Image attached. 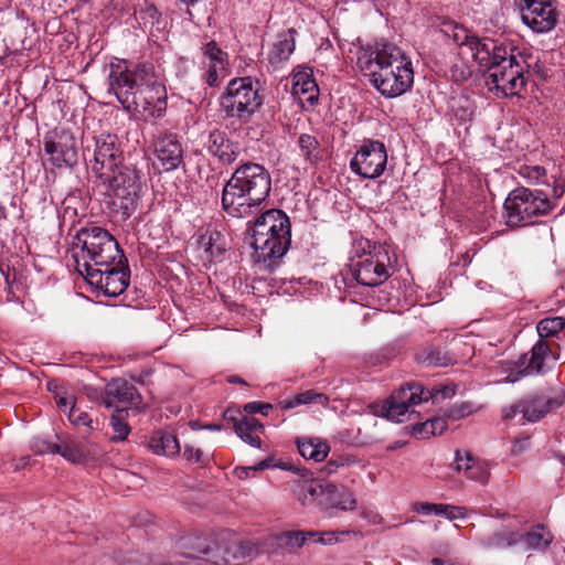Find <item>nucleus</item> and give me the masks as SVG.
Returning a JSON list of instances; mask_svg holds the SVG:
<instances>
[{
  "label": "nucleus",
  "instance_id": "46",
  "mask_svg": "<svg viewBox=\"0 0 565 565\" xmlns=\"http://www.w3.org/2000/svg\"><path fill=\"white\" fill-rule=\"evenodd\" d=\"M520 174L530 183H537L545 175V169L540 166H523L520 168Z\"/></svg>",
  "mask_w": 565,
  "mask_h": 565
},
{
  "label": "nucleus",
  "instance_id": "34",
  "mask_svg": "<svg viewBox=\"0 0 565 565\" xmlns=\"http://www.w3.org/2000/svg\"><path fill=\"white\" fill-rule=\"evenodd\" d=\"M565 327V318L550 317L542 319L536 327L540 338H548L559 332Z\"/></svg>",
  "mask_w": 565,
  "mask_h": 565
},
{
  "label": "nucleus",
  "instance_id": "39",
  "mask_svg": "<svg viewBox=\"0 0 565 565\" xmlns=\"http://www.w3.org/2000/svg\"><path fill=\"white\" fill-rule=\"evenodd\" d=\"M203 54L207 58L206 64H217V62H227V53L222 51L215 41H211L203 46Z\"/></svg>",
  "mask_w": 565,
  "mask_h": 565
},
{
  "label": "nucleus",
  "instance_id": "57",
  "mask_svg": "<svg viewBox=\"0 0 565 565\" xmlns=\"http://www.w3.org/2000/svg\"><path fill=\"white\" fill-rule=\"evenodd\" d=\"M63 449H64V440H61L58 444L50 443L46 446L45 451L49 454H58L63 457Z\"/></svg>",
  "mask_w": 565,
  "mask_h": 565
},
{
  "label": "nucleus",
  "instance_id": "53",
  "mask_svg": "<svg viewBox=\"0 0 565 565\" xmlns=\"http://www.w3.org/2000/svg\"><path fill=\"white\" fill-rule=\"evenodd\" d=\"M522 408H523V399H521L516 404H513V405H510V406L503 408V411H502L503 418L504 419L514 418L518 414H520V413L522 414Z\"/></svg>",
  "mask_w": 565,
  "mask_h": 565
},
{
  "label": "nucleus",
  "instance_id": "63",
  "mask_svg": "<svg viewBox=\"0 0 565 565\" xmlns=\"http://www.w3.org/2000/svg\"><path fill=\"white\" fill-rule=\"evenodd\" d=\"M190 427L193 430H199V429H203L204 426H201L198 422H190Z\"/></svg>",
  "mask_w": 565,
  "mask_h": 565
},
{
  "label": "nucleus",
  "instance_id": "36",
  "mask_svg": "<svg viewBox=\"0 0 565 565\" xmlns=\"http://www.w3.org/2000/svg\"><path fill=\"white\" fill-rule=\"evenodd\" d=\"M110 425L114 430L111 440H125L128 437L130 428L125 419L124 412L116 411L110 418Z\"/></svg>",
  "mask_w": 565,
  "mask_h": 565
},
{
  "label": "nucleus",
  "instance_id": "48",
  "mask_svg": "<svg viewBox=\"0 0 565 565\" xmlns=\"http://www.w3.org/2000/svg\"><path fill=\"white\" fill-rule=\"evenodd\" d=\"M443 503L430 502H415L412 504V510L423 515H440Z\"/></svg>",
  "mask_w": 565,
  "mask_h": 565
},
{
  "label": "nucleus",
  "instance_id": "28",
  "mask_svg": "<svg viewBox=\"0 0 565 565\" xmlns=\"http://www.w3.org/2000/svg\"><path fill=\"white\" fill-rule=\"evenodd\" d=\"M296 443L299 454L305 459H312L316 462L324 460L330 451L327 441L318 437L297 438Z\"/></svg>",
  "mask_w": 565,
  "mask_h": 565
},
{
  "label": "nucleus",
  "instance_id": "54",
  "mask_svg": "<svg viewBox=\"0 0 565 565\" xmlns=\"http://www.w3.org/2000/svg\"><path fill=\"white\" fill-rule=\"evenodd\" d=\"M312 541L321 543L323 545L332 544L333 542L338 541V537L335 536L334 532H323L319 533L316 537H311Z\"/></svg>",
  "mask_w": 565,
  "mask_h": 565
},
{
  "label": "nucleus",
  "instance_id": "30",
  "mask_svg": "<svg viewBox=\"0 0 565 565\" xmlns=\"http://www.w3.org/2000/svg\"><path fill=\"white\" fill-rule=\"evenodd\" d=\"M234 430L238 437L253 447H260L258 431L263 430V425L254 417H243L235 422Z\"/></svg>",
  "mask_w": 565,
  "mask_h": 565
},
{
  "label": "nucleus",
  "instance_id": "52",
  "mask_svg": "<svg viewBox=\"0 0 565 565\" xmlns=\"http://www.w3.org/2000/svg\"><path fill=\"white\" fill-rule=\"evenodd\" d=\"M215 237H218V233L211 234L209 236V241L206 243L204 242L205 238L202 237V244L204 246V250L206 253H209L211 257L220 256L222 254V252L224 250L222 247L213 245L212 242L215 239Z\"/></svg>",
  "mask_w": 565,
  "mask_h": 565
},
{
  "label": "nucleus",
  "instance_id": "35",
  "mask_svg": "<svg viewBox=\"0 0 565 565\" xmlns=\"http://www.w3.org/2000/svg\"><path fill=\"white\" fill-rule=\"evenodd\" d=\"M206 72L204 81L209 86H216L227 75V62H217V64H205Z\"/></svg>",
  "mask_w": 565,
  "mask_h": 565
},
{
  "label": "nucleus",
  "instance_id": "10",
  "mask_svg": "<svg viewBox=\"0 0 565 565\" xmlns=\"http://www.w3.org/2000/svg\"><path fill=\"white\" fill-rule=\"evenodd\" d=\"M262 105V97L250 77L232 79L221 96V107L226 117L247 121Z\"/></svg>",
  "mask_w": 565,
  "mask_h": 565
},
{
  "label": "nucleus",
  "instance_id": "16",
  "mask_svg": "<svg viewBox=\"0 0 565 565\" xmlns=\"http://www.w3.org/2000/svg\"><path fill=\"white\" fill-rule=\"evenodd\" d=\"M557 11L551 0H523L521 19L532 31L545 33L557 23Z\"/></svg>",
  "mask_w": 565,
  "mask_h": 565
},
{
  "label": "nucleus",
  "instance_id": "4",
  "mask_svg": "<svg viewBox=\"0 0 565 565\" xmlns=\"http://www.w3.org/2000/svg\"><path fill=\"white\" fill-rule=\"evenodd\" d=\"M250 246L256 262L282 257L291 243V225L288 215L281 210L270 209L248 222Z\"/></svg>",
  "mask_w": 565,
  "mask_h": 565
},
{
  "label": "nucleus",
  "instance_id": "43",
  "mask_svg": "<svg viewBox=\"0 0 565 565\" xmlns=\"http://www.w3.org/2000/svg\"><path fill=\"white\" fill-rule=\"evenodd\" d=\"M473 413V406L470 403H460L450 406L446 412V417L458 420Z\"/></svg>",
  "mask_w": 565,
  "mask_h": 565
},
{
  "label": "nucleus",
  "instance_id": "19",
  "mask_svg": "<svg viewBox=\"0 0 565 565\" xmlns=\"http://www.w3.org/2000/svg\"><path fill=\"white\" fill-rule=\"evenodd\" d=\"M308 495L323 509H352L355 501L342 487L330 482H312L306 487Z\"/></svg>",
  "mask_w": 565,
  "mask_h": 565
},
{
  "label": "nucleus",
  "instance_id": "20",
  "mask_svg": "<svg viewBox=\"0 0 565 565\" xmlns=\"http://www.w3.org/2000/svg\"><path fill=\"white\" fill-rule=\"evenodd\" d=\"M556 356L552 353L550 345L539 340L531 350V356L523 355L520 358V366L522 367L516 375L513 373L507 377L508 382H516L522 376L537 375L551 369Z\"/></svg>",
  "mask_w": 565,
  "mask_h": 565
},
{
  "label": "nucleus",
  "instance_id": "42",
  "mask_svg": "<svg viewBox=\"0 0 565 565\" xmlns=\"http://www.w3.org/2000/svg\"><path fill=\"white\" fill-rule=\"evenodd\" d=\"M296 396V403H299L300 405L317 403L324 406L329 403V398L327 395L322 393H317L313 390L305 391L302 393L297 394Z\"/></svg>",
  "mask_w": 565,
  "mask_h": 565
},
{
  "label": "nucleus",
  "instance_id": "13",
  "mask_svg": "<svg viewBox=\"0 0 565 565\" xmlns=\"http://www.w3.org/2000/svg\"><path fill=\"white\" fill-rule=\"evenodd\" d=\"M125 259L115 262L110 266L96 267V269L82 275L86 281L100 289L105 295L116 297L122 294L129 284L127 267H121Z\"/></svg>",
  "mask_w": 565,
  "mask_h": 565
},
{
  "label": "nucleus",
  "instance_id": "58",
  "mask_svg": "<svg viewBox=\"0 0 565 565\" xmlns=\"http://www.w3.org/2000/svg\"><path fill=\"white\" fill-rule=\"evenodd\" d=\"M271 465H270V460L266 459V460H263L260 461L257 466L255 467H247V468H242V472L245 473V476H248V472L254 470H263V469H266V468H269Z\"/></svg>",
  "mask_w": 565,
  "mask_h": 565
},
{
  "label": "nucleus",
  "instance_id": "60",
  "mask_svg": "<svg viewBox=\"0 0 565 565\" xmlns=\"http://www.w3.org/2000/svg\"><path fill=\"white\" fill-rule=\"evenodd\" d=\"M338 468H339V465H338L337 462H332V461H330V462H328V463H327V466L324 467V469H323V470H324L327 473H333V472H335V471H337V469H338Z\"/></svg>",
  "mask_w": 565,
  "mask_h": 565
},
{
  "label": "nucleus",
  "instance_id": "64",
  "mask_svg": "<svg viewBox=\"0 0 565 565\" xmlns=\"http://www.w3.org/2000/svg\"><path fill=\"white\" fill-rule=\"evenodd\" d=\"M369 419H370L371 422H373V424H374V425L376 424V419H375L374 417H372V416H371V417H369Z\"/></svg>",
  "mask_w": 565,
  "mask_h": 565
},
{
  "label": "nucleus",
  "instance_id": "24",
  "mask_svg": "<svg viewBox=\"0 0 565 565\" xmlns=\"http://www.w3.org/2000/svg\"><path fill=\"white\" fill-rule=\"evenodd\" d=\"M206 147L223 163L234 162L241 152L238 143L231 141L225 132L217 129L210 132Z\"/></svg>",
  "mask_w": 565,
  "mask_h": 565
},
{
  "label": "nucleus",
  "instance_id": "40",
  "mask_svg": "<svg viewBox=\"0 0 565 565\" xmlns=\"http://www.w3.org/2000/svg\"><path fill=\"white\" fill-rule=\"evenodd\" d=\"M183 457L189 462L200 463L201 466H206L211 460L210 455L204 454L201 449L194 448L191 445L184 446Z\"/></svg>",
  "mask_w": 565,
  "mask_h": 565
},
{
  "label": "nucleus",
  "instance_id": "22",
  "mask_svg": "<svg viewBox=\"0 0 565 565\" xmlns=\"http://www.w3.org/2000/svg\"><path fill=\"white\" fill-rule=\"evenodd\" d=\"M448 35L462 50V53L467 51L476 62L488 60L489 47L494 42L491 39H479L467 29L458 25H455Z\"/></svg>",
  "mask_w": 565,
  "mask_h": 565
},
{
  "label": "nucleus",
  "instance_id": "12",
  "mask_svg": "<svg viewBox=\"0 0 565 565\" xmlns=\"http://www.w3.org/2000/svg\"><path fill=\"white\" fill-rule=\"evenodd\" d=\"M387 164L385 145L379 140L365 141L350 162L353 173L364 179H376L383 174Z\"/></svg>",
  "mask_w": 565,
  "mask_h": 565
},
{
  "label": "nucleus",
  "instance_id": "55",
  "mask_svg": "<svg viewBox=\"0 0 565 565\" xmlns=\"http://www.w3.org/2000/svg\"><path fill=\"white\" fill-rule=\"evenodd\" d=\"M56 404L58 408L66 412L67 407L71 408L73 405L75 406V398L73 396H57Z\"/></svg>",
  "mask_w": 565,
  "mask_h": 565
},
{
  "label": "nucleus",
  "instance_id": "8",
  "mask_svg": "<svg viewBox=\"0 0 565 565\" xmlns=\"http://www.w3.org/2000/svg\"><path fill=\"white\" fill-rule=\"evenodd\" d=\"M456 394L454 385H439L434 386L431 390H425L419 384H407L394 392L382 405L380 411H374V414L396 422H404L411 406L418 405L429 399L437 404L447 398H451Z\"/></svg>",
  "mask_w": 565,
  "mask_h": 565
},
{
  "label": "nucleus",
  "instance_id": "3",
  "mask_svg": "<svg viewBox=\"0 0 565 565\" xmlns=\"http://www.w3.org/2000/svg\"><path fill=\"white\" fill-rule=\"evenodd\" d=\"M270 189L271 178L263 166L244 163L235 170L223 188V209L228 215L237 218L258 214Z\"/></svg>",
  "mask_w": 565,
  "mask_h": 565
},
{
  "label": "nucleus",
  "instance_id": "26",
  "mask_svg": "<svg viewBox=\"0 0 565 565\" xmlns=\"http://www.w3.org/2000/svg\"><path fill=\"white\" fill-rule=\"evenodd\" d=\"M98 455L95 444L79 441L73 438L64 439L63 458L74 465H86Z\"/></svg>",
  "mask_w": 565,
  "mask_h": 565
},
{
  "label": "nucleus",
  "instance_id": "44",
  "mask_svg": "<svg viewBox=\"0 0 565 565\" xmlns=\"http://www.w3.org/2000/svg\"><path fill=\"white\" fill-rule=\"evenodd\" d=\"M475 462L476 459L470 452L460 450L456 451L455 468L458 472H462L466 476Z\"/></svg>",
  "mask_w": 565,
  "mask_h": 565
},
{
  "label": "nucleus",
  "instance_id": "31",
  "mask_svg": "<svg viewBox=\"0 0 565 565\" xmlns=\"http://www.w3.org/2000/svg\"><path fill=\"white\" fill-rule=\"evenodd\" d=\"M554 536L544 525H536L523 535V543L527 550L543 551L550 546Z\"/></svg>",
  "mask_w": 565,
  "mask_h": 565
},
{
  "label": "nucleus",
  "instance_id": "7",
  "mask_svg": "<svg viewBox=\"0 0 565 565\" xmlns=\"http://www.w3.org/2000/svg\"><path fill=\"white\" fill-rule=\"evenodd\" d=\"M97 188L105 196L111 214L118 221L128 220L138 205L140 191L139 173L131 166H124L97 177Z\"/></svg>",
  "mask_w": 565,
  "mask_h": 565
},
{
  "label": "nucleus",
  "instance_id": "21",
  "mask_svg": "<svg viewBox=\"0 0 565 565\" xmlns=\"http://www.w3.org/2000/svg\"><path fill=\"white\" fill-rule=\"evenodd\" d=\"M153 147L156 157L164 171L175 170L183 162V148L175 134L158 135Z\"/></svg>",
  "mask_w": 565,
  "mask_h": 565
},
{
  "label": "nucleus",
  "instance_id": "51",
  "mask_svg": "<svg viewBox=\"0 0 565 565\" xmlns=\"http://www.w3.org/2000/svg\"><path fill=\"white\" fill-rule=\"evenodd\" d=\"M244 409L249 414L260 413L265 416L268 415L269 411L273 409L271 404L250 402L244 406Z\"/></svg>",
  "mask_w": 565,
  "mask_h": 565
},
{
  "label": "nucleus",
  "instance_id": "15",
  "mask_svg": "<svg viewBox=\"0 0 565 565\" xmlns=\"http://www.w3.org/2000/svg\"><path fill=\"white\" fill-rule=\"evenodd\" d=\"M44 151L56 168L72 167L77 162L76 140L65 129H56L45 137Z\"/></svg>",
  "mask_w": 565,
  "mask_h": 565
},
{
  "label": "nucleus",
  "instance_id": "18",
  "mask_svg": "<svg viewBox=\"0 0 565 565\" xmlns=\"http://www.w3.org/2000/svg\"><path fill=\"white\" fill-rule=\"evenodd\" d=\"M102 403L108 408L125 412L139 408L141 395L134 384L124 379H115L106 385Z\"/></svg>",
  "mask_w": 565,
  "mask_h": 565
},
{
  "label": "nucleus",
  "instance_id": "25",
  "mask_svg": "<svg viewBox=\"0 0 565 565\" xmlns=\"http://www.w3.org/2000/svg\"><path fill=\"white\" fill-rule=\"evenodd\" d=\"M292 93L300 99L313 104L318 100L319 88L310 67H299L292 76Z\"/></svg>",
  "mask_w": 565,
  "mask_h": 565
},
{
  "label": "nucleus",
  "instance_id": "6",
  "mask_svg": "<svg viewBox=\"0 0 565 565\" xmlns=\"http://www.w3.org/2000/svg\"><path fill=\"white\" fill-rule=\"evenodd\" d=\"M489 49L488 60L477 62L487 72L486 84L489 90L498 97L518 95L526 83L524 61H519L507 46L495 41Z\"/></svg>",
  "mask_w": 565,
  "mask_h": 565
},
{
  "label": "nucleus",
  "instance_id": "49",
  "mask_svg": "<svg viewBox=\"0 0 565 565\" xmlns=\"http://www.w3.org/2000/svg\"><path fill=\"white\" fill-rule=\"evenodd\" d=\"M446 519L452 521L457 519L466 518V509L461 507H456L451 504H441V514Z\"/></svg>",
  "mask_w": 565,
  "mask_h": 565
},
{
  "label": "nucleus",
  "instance_id": "9",
  "mask_svg": "<svg viewBox=\"0 0 565 565\" xmlns=\"http://www.w3.org/2000/svg\"><path fill=\"white\" fill-rule=\"evenodd\" d=\"M547 196L540 191L516 188L510 192L504 202L505 222L511 227L526 226L533 217L546 215L552 210Z\"/></svg>",
  "mask_w": 565,
  "mask_h": 565
},
{
  "label": "nucleus",
  "instance_id": "5",
  "mask_svg": "<svg viewBox=\"0 0 565 565\" xmlns=\"http://www.w3.org/2000/svg\"><path fill=\"white\" fill-rule=\"evenodd\" d=\"M75 268L79 275L110 266L125 259L118 242L106 230L99 226L84 227L76 234L72 248Z\"/></svg>",
  "mask_w": 565,
  "mask_h": 565
},
{
  "label": "nucleus",
  "instance_id": "27",
  "mask_svg": "<svg viewBox=\"0 0 565 565\" xmlns=\"http://www.w3.org/2000/svg\"><path fill=\"white\" fill-rule=\"evenodd\" d=\"M149 448L156 455L169 458L177 457L180 454V444L174 434L168 430L154 431L148 443Z\"/></svg>",
  "mask_w": 565,
  "mask_h": 565
},
{
  "label": "nucleus",
  "instance_id": "38",
  "mask_svg": "<svg viewBox=\"0 0 565 565\" xmlns=\"http://www.w3.org/2000/svg\"><path fill=\"white\" fill-rule=\"evenodd\" d=\"M201 553L203 556L186 559V565H223L216 563L218 554L215 552L214 546L211 544L206 545Z\"/></svg>",
  "mask_w": 565,
  "mask_h": 565
},
{
  "label": "nucleus",
  "instance_id": "59",
  "mask_svg": "<svg viewBox=\"0 0 565 565\" xmlns=\"http://www.w3.org/2000/svg\"><path fill=\"white\" fill-rule=\"evenodd\" d=\"M296 401H297V396H294L292 398H288V399H284L281 402H279V406L282 409H290V408H294V407H297L300 405L299 403H296Z\"/></svg>",
  "mask_w": 565,
  "mask_h": 565
},
{
  "label": "nucleus",
  "instance_id": "23",
  "mask_svg": "<svg viewBox=\"0 0 565 565\" xmlns=\"http://www.w3.org/2000/svg\"><path fill=\"white\" fill-rule=\"evenodd\" d=\"M562 405V399L546 394H531L523 398L522 419L535 423Z\"/></svg>",
  "mask_w": 565,
  "mask_h": 565
},
{
  "label": "nucleus",
  "instance_id": "29",
  "mask_svg": "<svg viewBox=\"0 0 565 565\" xmlns=\"http://www.w3.org/2000/svg\"><path fill=\"white\" fill-rule=\"evenodd\" d=\"M294 31L288 30L279 35L278 41L273 45L268 53V61L271 65H279L286 62L295 51Z\"/></svg>",
  "mask_w": 565,
  "mask_h": 565
},
{
  "label": "nucleus",
  "instance_id": "11",
  "mask_svg": "<svg viewBox=\"0 0 565 565\" xmlns=\"http://www.w3.org/2000/svg\"><path fill=\"white\" fill-rule=\"evenodd\" d=\"M83 154L86 160L92 157L89 159L90 168L96 177L124 167L118 137L109 132H102L93 137L92 143L86 145Z\"/></svg>",
  "mask_w": 565,
  "mask_h": 565
},
{
  "label": "nucleus",
  "instance_id": "50",
  "mask_svg": "<svg viewBox=\"0 0 565 565\" xmlns=\"http://www.w3.org/2000/svg\"><path fill=\"white\" fill-rule=\"evenodd\" d=\"M425 362L428 365L446 366L451 362V359L439 351H433L426 356Z\"/></svg>",
  "mask_w": 565,
  "mask_h": 565
},
{
  "label": "nucleus",
  "instance_id": "37",
  "mask_svg": "<svg viewBox=\"0 0 565 565\" xmlns=\"http://www.w3.org/2000/svg\"><path fill=\"white\" fill-rule=\"evenodd\" d=\"M298 145L307 160L313 161V159L317 158L316 151L318 150L319 141L316 137L308 134H302L298 139Z\"/></svg>",
  "mask_w": 565,
  "mask_h": 565
},
{
  "label": "nucleus",
  "instance_id": "2",
  "mask_svg": "<svg viewBox=\"0 0 565 565\" xmlns=\"http://www.w3.org/2000/svg\"><path fill=\"white\" fill-rule=\"evenodd\" d=\"M358 65L370 83L386 97L404 94L414 82L411 60L399 47L387 42L363 49L358 56Z\"/></svg>",
  "mask_w": 565,
  "mask_h": 565
},
{
  "label": "nucleus",
  "instance_id": "41",
  "mask_svg": "<svg viewBox=\"0 0 565 565\" xmlns=\"http://www.w3.org/2000/svg\"><path fill=\"white\" fill-rule=\"evenodd\" d=\"M489 469L484 462L476 460V462L470 467L469 471L466 473V477L470 480L486 483L489 479Z\"/></svg>",
  "mask_w": 565,
  "mask_h": 565
},
{
  "label": "nucleus",
  "instance_id": "47",
  "mask_svg": "<svg viewBox=\"0 0 565 565\" xmlns=\"http://www.w3.org/2000/svg\"><path fill=\"white\" fill-rule=\"evenodd\" d=\"M67 417L74 426H86L92 429V419L88 414L79 412L74 405L68 409Z\"/></svg>",
  "mask_w": 565,
  "mask_h": 565
},
{
  "label": "nucleus",
  "instance_id": "33",
  "mask_svg": "<svg viewBox=\"0 0 565 565\" xmlns=\"http://www.w3.org/2000/svg\"><path fill=\"white\" fill-rule=\"evenodd\" d=\"M447 429V422L445 417H434L419 424L415 427L414 431L416 435H420L423 438L430 436L441 435Z\"/></svg>",
  "mask_w": 565,
  "mask_h": 565
},
{
  "label": "nucleus",
  "instance_id": "1",
  "mask_svg": "<svg viewBox=\"0 0 565 565\" xmlns=\"http://www.w3.org/2000/svg\"><path fill=\"white\" fill-rule=\"evenodd\" d=\"M109 92L130 111L145 120L161 117L167 108L166 88L154 74L153 66L142 64L129 70L125 62L110 64Z\"/></svg>",
  "mask_w": 565,
  "mask_h": 565
},
{
  "label": "nucleus",
  "instance_id": "62",
  "mask_svg": "<svg viewBox=\"0 0 565 565\" xmlns=\"http://www.w3.org/2000/svg\"><path fill=\"white\" fill-rule=\"evenodd\" d=\"M228 382H231V383L246 384V382H245L243 379L238 377V376H231V377L228 379Z\"/></svg>",
  "mask_w": 565,
  "mask_h": 565
},
{
  "label": "nucleus",
  "instance_id": "56",
  "mask_svg": "<svg viewBox=\"0 0 565 565\" xmlns=\"http://www.w3.org/2000/svg\"><path fill=\"white\" fill-rule=\"evenodd\" d=\"M527 447H529V438L519 439L513 444L511 454L519 455Z\"/></svg>",
  "mask_w": 565,
  "mask_h": 565
},
{
  "label": "nucleus",
  "instance_id": "14",
  "mask_svg": "<svg viewBox=\"0 0 565 565\" xmlns=\"http://www.w3.org/2000/svg\"><path fill=\"white\" fill-rule=\"evenodd\" d=\"M388 263L390 256L385 249L374 250L358 260L352 273L359 284L375 287L390 278Z\"/></svg>",
  "mask_w": 565,
  "mask_h": 565
},
{
  "label": "nucleus",
  "instance_id": "61",
  "mask_svg": "<svg viewBox=\"0 0 565 565\" xmlns=\"http://www.w3.org/2000/svg\"><path fill=\"white\" fill-rule=\"evenodd\" d=\"M203 429H209V430H213V431H218L221 430V426L217 425V424H210V425H205L203 427Z\"/></svg>",
  "mask_w": 565,
  "mask_h": 565
},
{
  "label": "nucleus",
  "instance_id": "45",
  "mask_svg": "<svg viewBox=\"0 0 565 565\" xmlns=\"http://www.w3.org/2000/svg\"><path fill=\"white\" fill-rule=\"evenodd\" d=\"M514 543V540L512 537V533L508 532H498L491 535L487 542L486 546L488 547H505L511 546Z\"/></svg>",
  "mask_w": 565,
  "mask_h": 565
},
{
  "label": "nucleus",
  "instance_id": "32",
  "mask_svg": "<svg viewBox=\"0 0 565 565\" xmlns=\"http://www.w3.org/2000/svg\"><path fill=\"white\" fill-rule=\"evenodd\" d=\"M318 532L287 531L277 535V543L280 547L298 548L308 540L316 537Z\"/></svg>",
  "mask_w": 565,
  "mask_h": 565
},
{
  "label": "nucleus",
  "instance_id": "17",
  "mask_svg": "<svg viewBox=\"0 0 565 565\" xmlns=\"http://www.w3.org/2000/svg\"><path fill=\"white\" fill-rule=\"evenodd\" d=\"M212 545L218 554L216 563L223 565H238L256 553L254 544L242 541L230 532L222 533Z\"/></svg>",
  "mask_w": 565,
  "mask_h": 565
}]
</instances>
